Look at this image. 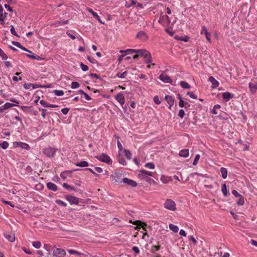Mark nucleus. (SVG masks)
Listing matches in <instances>:
<instances>
[{"instance_id":"f257e3e1","label":"nucleus","mask_w":257,"mask_h":257,"mask_svg":"<svg viewBox=\"0 0 257 257\" xmlns=\"http://www.w3.org/2000/svg\"><path fill=\"white\" fill-rule=\"evenodd\" d=\"M164 207L171 211H175L176 209L175 202L170 199L166 200L164 203Z\"/></svg>"},{"instance_id":"f03ea898","label":"nucleus","mask_w":257,"mask_h":257,"mask_svg":"<svg viewBox=\"0 0 257 257\" xmlns=\"http://www.w3.org/2000/svg\"><path fill=\"white\" fill-rule=\"evenodd\" d=\"M140 55L143 57L146 63L149 64L152 62V57L151 53L145 49H143L142 52L140 53Z\"/></svg>"},{"instance_id":"7ed1b4c3","label":"nucleus","mask_w":257,"mask_h":257,"mask_svg":"<svg viewBox=\"0 0 257 257\" xmlns=\"http://www.w3.org/2000/svg\"><path fill=\"white\" fill-rule=\"evenodd\" d=\"M56 151V149L55 148L49 147L44 149L43 153L47 157L53 158L55 155Z\"/></svg>"},{"instance_id":"20e7f679","label":"nucleus","mask_w":257,"mask_h":257,"mask_svg":"<svg viewBox=\"0 0 257 257\" xmlns=\"http://www.w3.org/2000/svg\"><path fill=\"white\" fill-rule=\"evenodd\" d=\"M122 174L118 172H115L110 176L111 180L113 183H121Z\"/></svg>"},{"instance_id":"39448f33","label":"nucleus","mask_w":257,"mask_h":257,"mask_svg":"<svg viewBox=\"0 0 257 257\" xmlns=\"http://www.w3.org/2000/svg\"><path fill=\"white\" fill-rule=\"evenodd\" d=\"M95 158L99 160V161L107 163V164H111L112 163V161L110 157L105 154H102L100 156H96Z\"/></svg>"},{"instance_id":"423d86ee","label":"nucleus","mask_w":257,"mask_h":257,"mask_svg":"<svg viewBox=\"0 0 257 257\" xmlns=\"http://www.w3.org/2000/svg\"><path fill=\"white\" fill-rule=\"evenodd\" d=\"M66 253L65 250L61 248H56L53 251V255L56 257H64Z\"/></svg>"},{"instance_id":"0eeeda50","label":"nucleus","mask_w":257,"mask_h":257,"mask_svg":"<svg viewBox=\"0 0 257 257\" xmlns=\"http://www.w3.org/2000/svg\"><path fill=\"white\" fill-rule=\"evenodd\" d=\"M65 198L70 204L77 205L79 203V199L76 197L71 195H67Z\"/></svg>"},{"instance_id":"6e6552de","label":"nucleus","mask_w":257,"mask_h":257,"mask_svg":"<svg viewBox=\"0 0 257 257\" xmlns=\"http://www.w3.org/2000/svg\"><path fill=\"white\" fill-rule=\"evenodd\" d=\"M13 146L15 148L21 147L22 149L27 150L30 149V146L27 144L23 142H15L13 143Z\"/></svg>"},{"instance_id":"1a4fd4ad","label":"nucleus","mask_w":257,"mask_h":257,"mask_svg":"<svg viewBox=\"0 0 257 257\" xmlns=\"http://www.w3.org/2000/svg\"><path fill=\"white\" fill-rule=\"evenodd\" d=\"M136 38L142 41H145L148 39V36L145 32L141 31L138 32L136 35Z\"/></svg>"},{"instance_id":"9d476101","label":"nucleus","mask_w":257,"mask_h":257,"mask_svg":"<svg viewBox=\"0 0 257 257\" xmlns=\"http://www.w3.org/2000/svg\"><path fill=\"white\" fill-rule=\"evenodd\" d=\"M159 78L161 80L165 83H171L172 82V80L170 78V77L167 75L165 74L164 73H162L159 76Z\"/></svg>"},{"instance_id":"9b49d317","label":"nucleus","mask_w":257,"mask_h":257,"mask_svg":"<svg viewBox=\"0 0 257 257\" xmlns=\"http://www.w3.org/2000/svg\"><path fill=\"white\" fill-rule=\"evenodd\" d=\"M122 181L123 183L127 184L128 185L132 187H136L137 185V183L136 181L127 178H123L122 179Z\"/></svg>"},{"instance_id":"f8f14e48","label":"nucleus","mask_w":257,"mask_h":257,"mask_svg":"<svg viewBox=\"0 0 257 257\" xmlns=\"http://www.w3.org/2000/svg\"><path fill=\"white\" fill-rule=\"evenodd\" d=\"M115 98L120 103V105H122L125 102L124 97L122 94L121 93H118L115 96Z\"/></svg>"},{"instance_id":"ddd939ff","label":"nucleus","mask_w":257,"mask_h":257,"mask_svg":"<svg viewBox=\"0 0 257 257\" xmlns=\"http://www.w3.org/2000/svg\"><path fill=\"white\" fill-rule=\"evenodd\" d=\"M165 98L169 105V108L171 109V107L174 105V99L173 97L171 95H166Z\"/></svg>"},{"instance_id":"4468645a","label":"nucleus","mask_w":257,"mask_h":257,"mask_svg":"<svg viewBox=\"0 0 257 257\" xmlns=\"http://www.w3.org/2000/svg\"><path fill=\"white\" fill-rule=\"evenodd\" d=\"M208 80L211 83L212 88H215L218 86L219 82L213 76H210Z\"/></svg>"},{"instance_id":"2eb2a0df","label":"nucleus","mask_w":257,"mask_h":257,"mask_svg":"<svg viewBox=\"0 0 257 257\" xmlns=\"http://www.w3.org/2000/svg\"><path fill=\"white\" fill-rule=\"evenodd\" d=\"M249 88L252 93H254L257 90V82H250L249 83Z\"/></svg>"},{"instance_id":"dca6fc26","label":"nucleus","mask_w":257,"mask_h":257,"mask_svg":"<svg viewBox=\"0 0 257 257\" xmlns=\"http://www.w3.org/2000/svg\"><path fill=\"white\" fill-rule=\"evenodd\" d=\"M4 236L11 242H14L15 240V236L14 233H8L6 232L4 233Z\"/></svg>"},{"instance_id":"f3484780","label":"nucleus","mask_w":257,"mask_h":257,"mask_svg":"<svg viewBox=\"0 0 257 257\" xmlns=\"http://www.w3.org/2000/svg\"><path fill=\"white\" fill-rule=\"evenodd\" d=\"M233 97L234 95L228 92H224L222 94V98H223V99H225L226 101L232 98Z\"/></svg>"},{"instance_id":"a211bd4d","label":"nucleus","mask_w":257,"mask_h":257,"mask_svg":"<svg viewBox=\"0 0 257 257\" xmlns=\"http://www.w3.org/2000/svg\"><path fill=\"white\" fill-rule=\"evenodd\" d=\"M40 103L41 104H42L44 107H58V105H54V104H50L48 103H47L46 101H45L44 100H41L40 101Z\"/></svg>"},{"instance_id":"6ab92c4d","label":"nucleus","mask_w":257,"mask_h":257,"mask_svg":"<svg viewBox=\"0 0 257 257\" xmlns=\"http://www.w3.org/2000/svg\"><path fill=\"white\" fill-rule=\"evenodd\" d=\"M47 187L49 190H52L53 191H56L58 189L57 185L52 182H48L47 184Z\"/></svg>"},{"instance_id":"aec40b11","label":"nucleus","mask_w":257,"mask_h":257,"mask_svg":"<svg viewBox=\"0 0 257 257\" xmlns=\"http://www.w3.org/2000/svg\"><path fill=\"white\" fill-rule=\"evenodd\" d=\"M88 11L92 15L93 17L96 19L101 24H104V22L101 21L100 18L99 16L97 15L96 13L94 12L92 10L89 9Z\"/></svg>"},{"instance_id":"412c9836","label":"nucleus","mask_w":257,"mask_h":257,"mask_svg":"<svg viewBox=\"0 0 257 257\" xmlns=\"http://www.w3.org/2000/svg\"><path fill=\"white\" fill-rule=\"evenodd\" d=\"M179 155L180 157L186 158L189 156V150L184 149L180 151Z\"/></svg>"},{"instance_id":"4be33fe9","label":"nucleus","mask_w":257,"mask_h":257,"mask_svg":"<svg viewBox=\"0 0 257 257\" xmlns=\"http://www.w3.org/2000/svg\"><path fill=\"white\" fill-rule=\"evenodd\" d=\"M117 160L118 162L122 165H126V162L122 155H120V153H118L117 156Z\"/></svg>"},{"instance_id":"5701e85b","label":"nucleus","mask_w":257,"mask_h":257,"mask_svg":"<svg viewBox=\"0 0 257 257\" xmlns=\"http://www.w3.org/2000/svg\"><path fill=\"white\" fill-rule=\"evenodd\" d=\"M133 223L135 225H137L140 228V227H142L144 229H145V227L147 226L146 223L142 222L140 220H136L135 222H133Z\"/></svg>"},{"instance_id":"b1692460","label":"nucleus","mask_w":257,"mask_h":257,"mask_svg":"<svg viewBox=\"0 0 257 257\" xmlns=\"http://www.w3.org/2000/svg\"><path fill=\"white\" fill-rule=\"evenodd\" d=\"M75 165L77 167H88L89 166V164L87 161H83L80 162H77L75 164Z\"/></svg>"},{"instance_id":"393cba45","label":"nucleus","mask_w":257,"mask_h":257,"mask_svg":"<svg viewBox=\"0 0 257 257\" xmlns=\"http://www.w3.org/2000/svg\"><path fill=\"white\" fill-rule=\"evenodd\" d=\"M32 89H36L38 88H49L50 87V85H41L39 84H32Z\"/></svg>"},{"instance_id":"a878e982","label":"nucleus","mask_w":257,"mask_h":257,"mask_svg":"<svg viewBox=\"0 0 257 257\" xmlns=\"http://www.w3.org/2000/svg\"><path fill=\"white\" fill-rule=\"evenodd\" d=\"M221 176L223 179H226L227 176V170L226 168L222 167L220 169Z\"/></svg>"},{"instance_id":"bb28decb","label":"nucleus","mask_w":257,"mask_h":257,"mask_svg":"<svg viewBox=\"0 0 257 257\" xmlns=\"http://www.w3.org/2000/svg\"><path fill=\"white\" fill-rule=\"evenodd\" d=\"M138 176L141 179H142V180H145L147 182H149L151 180H152V179H151V178H150V176H147V175H144V174H139L138 175Z\"/></svg>"},{"instance_id":"cd10ccee","label":"nucleus","mask_w":257,"mask_h":257,"mask_svg":"<svg viewBox=\"0 0 257 257\" xmlns=\"http://www.w3.org/2000/svg\"><path fill=\"white\" fill-rule=\"evenodd\" d=\"M15 105L13 103L7 102L5 103L3 106H1L0 107H1V108L3 109V112L4 110L10 108Z\"/></svg>"},{"instance_id":"c85d7f7f","label":"nucleus","mask_w":257,"mask_h":257,"mask_svg":"<svg viewBox=\"0 0 257 257\" xmlns=\"http://www.w3.org/2000/svg\"><path fill=\"white\" fill-rule=\"evenodd\" d=\"M68 251L70 254H76V255H77L78 256H85V254L84 253L80 252H78V251H76L75 250L69 249L68 250Z\"/></svg>"},{"instance_id":"c756f323","label":"nucleus","mask_w":257,"mask_h":257,"mask_svg":"<svg viewBox=\"0 0 257 257\" xmlns=\"http://www.w3.org/2000/svg\"><path fill=\"white\" fill-rule=\"evenodd\" d=\"M179 105L181 107H185L186 108L189 107L190 106V104L188 102H184L183 99H180L179 102Z\"/></svg>"},{"instance_id":"7c9ffc66","label":"nucleus","mask_w":257,"mask_h":257,"mask_svg":"<svg viewBox=\"0 0 257 257\" xmlns=\"http://www.w3.org/2000/svg\"><path fill=\"white\" fill-rule=\"evenodd\" d=\"M221 191L225 196H227L228 194V193L227 192V187L225 183L223 184L221 186Z\"/></svg>"},{"instance_id":"2f4dec72","label":"nucleus","mask_w":257,"mask_h":257,"mask_svg":"<svg viewBox=\"0 0 257 257\" xmlns=\"http://www.w3.org/2000/svg\"><path fill=\"white\" fill-rule=\"evenodd\" d=\"M143 50V49H127L126 51L129 52L130 53H137L140 55V53L142 52Z\"/></svg>"},{"instance_id":"473e14b6","label":"nucleus","mask_w":257,"mask_h":257,"mask_svg":"<svg viewBox=\"0 0 257 257\" xmlns=\"http://www.w3.org/2000/svg\"><path fill=\"white\" fill-rule=\"evenodd\" d=\"M140 174H144L149 176H153V173L145 170H141L140 171Z\"/></svg>"},{"instance_id":"72a5a7b5","label":"nucleus","mask_w":257,"mask_h":257,"mask_svg":"<svg viewBox=\"0 0 257 257\" xmlns=\"http://www.w3.org/2000/svg\"><path fill=\"white\" fill-rule=\"evenodd\" d=\"M169 228L173 231L174 232H177L179 230V228L177 226L173 224L170 223L169 224Z\"/></svg>"},{"instance_id":"f704fd0d","label":"nucleus","mask_w":257,"mask_h":257,"mask_svg":"<svg viewBox=\"0 0 257 257\" xmlns=\"http://www.w3.org/2000/svg\"><path fill=\"white\" fill-rule=\"evenodd\" d=\"M180 85L183 88L189 89L190 88V85L187 82L184 81L180 82Z\"/></svg>"},{"instance_id":"c9c22d12","label":"nucleus","mask_w":257,"mask_h":257,"mask_svg":"<svg viewBox=\"0 0 257 257\" xmlns=\"http://www.w3.org/2000/svg\"><path fill=\"white\" fill-rule=\"evenodd\" d=\"M127 72L126 71L122 72V73H118L116 74V76L120 78H124L127 75Z\"/></svg>"},{"instance_id":"e433bc0d","label":"nucleus","mask_w":257,"mask_h":257,"mask_svg":"<svg viewBox=\"0 0 257 257\" xmlns=\"http://www.w3.org/2000/svg\"><path fill=\"white\" fill-rule=\"evenodd\" d=\"M123 152L126 158L128 160H131L132 158V154L131 152L129 150L126 149H124Z\"/></svg>"},{"instance_id":"4c0bfd02","label":"nucleus","mask_w":257,"mask_h":257,"mask_svg":"<svg viewBox=\"0 0 257 257\" xmlns=\"http://www.w3.org/2000/svg\"><path fill=\"white\" fill-rule=\"evenodd\" d=\"M62 186L63 187L65 188L66 189H67L68 190H74V191L75 190V189L74 187L70 186L66 183H64L63 184Z\"/></svg>"},{"instance_id":"58836bf2","label":"nucleus","mask_w":257,"mask_h":257,"mask_svg":"<svg viewBox=\"0 0 257 257\" xmlns=\"http://www.w3.org/2000/svg\"><path fill=\"white\" fill-rule=\"evenodd\" d=\"M244 203V198L242 196L239 197V199L236 202L238 205H243Z\"/></svg>"},{"instance_id":"ea45409f","label":"nucleus","mask_w":257,"mask_h":257,"mask_svg":"<svg viewBox=\"0 0 257 257\" xmlns=\"http://www.w3.org/2000/svg\"><path fill=\"white\" fill-rule=\"evenodd\" d=\"M7 13H5L4 14H3V12H0V21H1V24H4L5 23H3V21L4 20V19L6 18V16L7 15Z\"/></svg>"},{"instance_id":"a19ab883","label":"nucleus","mask_w":257,"mask_h":257,"mask_svg":"<svg viewBox=\"0 0 257 257\" xmlns=\"http://www.w3.org/2000/svg\"><path fill=\"white\" fill-rule=\"evenodd\" d=\"M0 56L2 57L3 60H6L8 59V56L7 54L0 48Z\"/></svg>"},{"instance_id":"79ce46f5","label":"nucleus","mask_w":257,"mask_h":257,"mask_svg":"<svg viewBox=\"0 0 257 257\" xmlns=\"http://www.w3.org/2000/svg\"><path fill=\"white\" fill-rule=\"evenodd\" d=\"M53 92L54 94L57 96H62L64 94L63 91L61 90H54Z\"/></svg>"},{"instance_id":"37998d69","label":"nucleus","mask_w":257,"mask_h":257,"mask_svg":"<svg viewBox=\"0 0 257 257\" xmlns=\"http://www.w3.org/2000/svg\"><path fill=\"white\" fill-rule=\"evenodd\" d=\"M68 20L58 21L55 23L56 26H62L68 24Z\"/></svg>"},{"instance_id":"c03bdc74","label":"nucleus","mask_w":257,"mask_h":257,"mask_svg":"<svg viewBox=\"0 0 257 257\" xmlns=\"http://www.w3.org/2000/svg\"><path fill=\"white\" fill-rule=\"evenodd\" d=\"M33 246L36 248H39L41 246V243L39 241H34Z\"/></svg>"},{"instance_id":"a18cd8bd","label":"nucleus","mask_w":257,"mask_h":257,"mask_svg":"<svg viewBox=\"0 0 257 257\" xmlns=\"http://www.w3.org/2000/svg\"><path fill=\"white\" fill-rule=\"evenodd\" d=\"M220 108V105L219 104H216L214 106L213 109L212 110V112L214 114H217L218 112L217 111V109H219Z\"/></svg>"},{"instance_id":"49530a36","label":"nucleus","mask_w":257,"mask_h":257,"mask_svg":"<svg viewBox=\"0 0 257 257\" xmlns=\"http://www.w3.org/2000/svg\"><path fill=\"white\" fill-rule=\"evenodd\" d=\"M80 87V84L77 82H72L71 83V88L72 89L78 88Z\"/></svg>"},{"instance_id":"de8ad7c7","label":"nucleus","mask_w":257,"mask_h":257,"mask_svg":"<svg viewBox=\"0 0 257 257\" xmlns=\"http://www.w3.org/2000/svg\"><path fill=\"white\" fill-rule=\"evenodd\" d=\"M0 146L3 149H6L9 147V143L7 142H6V141H4L2 143L0 144Z\"/></svg>"},{"instance_id":"09e8293b","label":"nucleus","mask_w":257,"mask_h":257,"mask_svg":"<svg viewBox=\"0 0 257 257\" xmlns=\"http://www.w3.org/2000/svg\"><path fill=\"white\" fill-rule=\"evenodd\" d=\"M145 166L151 169L155 168V165L153 163H147L145 164Z\"/></svg>"},{"instance_id":"8fccbe9b","label":"nucleus","mask_w":257,"mask_h":257,"mask_svg":"<svg viewBox=\"0 0 257 257\" xmlns=\"http://www.w3.org/2000/svg\"><path fill=\"white\" fill-rule=\"evenodd\" d=\"M160 245H153L151 248V251L152 252H155L156 251H158L160 249Z\"/></svg>"},{"instance_id":"3c124183","label":"nucleus","mask_w":257,"mask_h":257,"mask_svg":"<svg viewBox=\"0 0 257 257\" xmlns=\"http://www.w3.org/2000/svg\"><path fill=\"white\" fill-rule=\"evenodd\" d=\"M200 158V156L199 154H197L195 156V157L194 160L193 162V165L195 166L197 165L198 161L199 160Z\"/></svg>"},{"instance_id":"603ef678","label":"nucleus","mask_w":257,"mask_h":257,"mask_svg":"<svg viewBox=\"0 0 257 257\" xmlns=\"http://www.w3.org/2000/svg\"><path fill=\"white\" fill-rule=\"evenodd\" d=\"M39 110L42 112V116L43 118H45L47 114V110L44 108H39Z\"/></svg>"},{"instance_id":"864d4df0","label":"nucleus","mask_w":257,"mask_h":257,"mask_svg":"<svg viewBox=\"0 0 257 257\" xmlns=\"http://www.w3.org/2000/svg\"><path fill=\"white\" fill-rule=\"evenodd\" d=\"M10 31H11V33H12V34H13V35L16 36L18 37H20V36L17 34V33L15 31V28L13 26H11Z\"/></svg>"},{"instance_id":"5fc2aeb1","label":"nucleus","mask_w":257,"mask_h":257,"mask_svg":"<svg viewBox=\"0 0 257 257\" xmlns=\"http://www.w3.org/2000/svg\"><path fill=\"white\" fill-rule=\"evenodd\" d=\"M56 203L64 207H66L67 206V204L61 200H57L56 201Z\"/></svg>"},{"instance_id":"6e6d98bb","label":"nucleus","mask_w":257,"mask_h":257,"mask_svg":"<svg viewBox=\"0 0 257 257\" xmlns=\"http://www.w3.org/2000/svg\"><path fill=\"white\" fill-rule=\"evenodd\" d=\"M188 239L190 241H192L194 245L197 244V241L196 240V239L193 237V236H189Z\"/></svg>"},{"instance_id":"4d7b16f0","label":"nucleus","mask_w":257,"mask_h":257,"mask_svg":"<svg viewBox=\"0 0 257 257\" xmlns=\"http://www.w3.org/2000/svg\"><path fill=\"white\" fill-rule=\"evenodd\" d=\"M80 67H81V69L83 71H86L88 70V67L87 65L83 64L82 63H80Z\"/></svg>"},{"instance_id":"13d9d810","label":"nucleus","mask_w":257,"mask_h":257,"mask_svg":"<svg viewBox=\"0 0 257 257\" xmlns=\"http://www.w3.org/2000/svg\"><path fill=\"white\" fill-rule=\"evenodd\" d=\"M27 56L29 58H32L33 59L39 60L40 57L39 56L36 57L34 54H27Z\"/></svg>"},{"instance_id":"bf43d9fd","label":"nucleus","mask_w":257,"mask_h":257,"mask_svg":"<svg viewBox=\"0 0 257 257\" xmlns=\"http://www.w3.org/2000/svg\"><path fill=\"white\" fill-rule=\"evenodd\" d=\"M51 246L49 244H45L44 246V248L48 251V254H50V250H51Z\"/></svg>"},{"instance_id":"052dcab7","label":"nucleus","mask_w":257,"mask_h":257,"mask_svg":"<svg viewBox=\"0 0 257 257\" xmlns=\"http://www.w3.org/2000/svg\"><path fill=\"white\" fill-rule=\"evenodd\" d=\"M154 101L157 104H160L161 103V101H160L159 97L157 95L154 96Z\"/></svg>"},{"instance_id":"680f3d73","label":"nucleus","mask_w":257,"mask_h":257,"mask_svg":"<svg viewBox=\"0 0 257 257\" xmlns=\"http://www.w3.org/2000/svg\"><path fill=\"white\" fill-rule=\"evenodd\" d=\"M185 113L183 109H180L178 112V116L181 118H183L184 116Z\"/></svg>"},{"instance_id":"e2e57ef3","label":"nucleus","mask_w":257,"mask_h":257,"mask_svg":"<svg viewBox=\"0 0 257 257\" xmlns=\"http://www.w3.org/2000/svg\"><path fill=\"white\" fill-rule=\"evenodd\" d=\"M207 29L206 28V27L205 26H202V30L201 31V34H207Z\"/></svg>"},{"instance_id":"0e129e2a","label":"nucleus","mask_w":257,"mask_h":257,"mask_svg":"<svg viewBox=\"0 0 257 257\" xmlns=\"http://www.w3.org/2000/svg\"><path fill=\"white\" fill-rule=\"evenodd\" d=\"M187 94L192 98H194V99L197 98V96L192 92H188Z\"/></svg>"},{"instance_id":"69168bd1","label":"nucleus","mask_w":257,"mask_h":257,"mask_svg":"<svg viewBox=\"0 0 257 257\" xmlns=\"http://www.w3.org/2000/svg\"><path fill=\"white\" fill-rule=\"evenodd\" d=\"M232 194L235 196L236 197H239L240 196H241L240 194H239L237 191L233 190L232 191Z\"/></svg>"},{"instance_id":"338daca9","label":"nucleus","mask_w":257,"mask_h":257,"mask_svg":"<svg viewBox=\"0 0 257 257\" xmlns=\"http://www.w3.org/2000/svg\"><path fill=\"white\" fill-rule=\"evenodd\" d=\"M32 87V83H25L24 87L26 89H29Z\"/></svg>"},{"instance_id":"774afa93","label":"nucleus","mask_w":257,"mask_h":257,"mask_svg":"<svg viewBox=\"0 0 257 257\" xmlns=\"http://www.w3.org/2000/svg\"><path fill=\"white\" fill-rule=\"evenodd\" d=\"M69 108H67V107H65V108H62L61 109V111L64 114H67V113L68 112L69 110Z\"/></svg>"}]
</instances>
